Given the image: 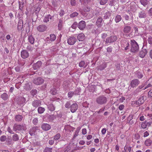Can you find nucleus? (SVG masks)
Here are the masks:
<instances>
[{
	"instance_id": "obj_1",
	"label": "nucleus",
	"mask_w": 152,
	"mask_h": 152,
	"mask_svg": "<svg viewBox=\"0 0 152 152\" xmlns=\"http://www.w3.org/2000/svg\"><path fill=\"white\" fill-rule=\"evenodd\" d=\"M131 50L133 52H137L139 49V46L136 42L134 40H131Z\"/></svg>"
},
{
	"instance_id": "obj_2",
	"label": "nucleus",
	"mask_w": 152,
	"mask_h": 152,
	"mask_svg": "<svg viewBox=\"0 0 152 152\" xmlns=\"http://www.w3.org/2000/svg\"><path fill=\"white\" fill-rule=\"evenodd\" d=\"M107 102V99L104 96H99L96 99V102L99 104L102 105L105 104Z\"/></svg>"
},
{
	"instance_id": "obj_3",
	"label": "nucleus",
	"mask_w": 152,
	"mask_h": 152,
	"mask_svg": "<svg viewBox=\"0 0 152 152\" xmlns=\"http://www.w3.org/2000/svg\"><path fill=\"white\" fill-rule=\"evenodd\" d=\"M44 81V80L40 77L35 78L33 81L34 83L37 85H41L43 83Z\"/></svg>"
},
{
	"instance_id": "obj_4",
	"label": "nucleus",
	"mask_w": 152,
	"mask_h": 152,
	"mask_svg": "<svg viewBox=\"0 0 152 152\" xmlns=\"http://www.w3.org/2000/svg\"><path fill=\"white\" fill-rule=\"evenodd\" d=\"M117 37L115 36H112L108 37L106 39V43H110L115 41L117 39Z\"/></svg>"
},
{
	"instance_id": "obj_5",
	"label": "nucleus",
	"mask_w": 152,
	"mask_h": 152,
	"mask_svg": "<svg viewBox=\"0 0 152 152\" xmlns=\"http://www.w3.org/2000/svg\"><path fill=\"white\" fill-rule=\"evenodd\" d=\"M37 132H39L38 128L37 127H34L30 129L29 133L31 136H33L37 134Z\"/></svg>"
},
{
	"instance_id": "obj_6",
	"label": "nucleus",
	"mask_w": 152,
	"mask_h": 152,
	"mask_svg": "<svg viewBox=\"0 0 152 152\" xmlns=\"http://www.w3.org/2000/svg\"><path fill=\"white\" fill-rule=\"evenodd\" d=\"M77 39L75 37H70L68 39L67 43L69 45H72L75 43Z\"/></svg>"
},
{
	"instance_id": "obj_7",
	"label": "nucleus",
	"mask_w": 152,
	"mask_h": 152,
	"mask_svg": "<svg viewBox=\"0 0 152 152\" xmlns=\"http://www.w3.org/2000/svg\"><path fill=\"white\" fill-rule=\"evenodd\" d=\"M140 83V81L137 79L132 80L130 83V86L132 88H134L137 86Z\"/></svg>"
},
{
	"instance_id": "obj_8",
	"label": "nucleus",
	"mask_w": 152,
	"mask_h": 152,
	"mask_svg": "<svg viewBox=\"0 0 152 152\" xmlns=\"http://www.w3.org/2000/svg\"><path fill=\"white\" fill-rule=\"evenodd\" d=\"M78 108V105L76 103L72 104L70 107V111L72 113H74L76 111Z\"/></svg>"
},
{
	"instance_id": "obj_9",
	"label": "nucleus",
	"mask_w": 152,
	"mask_h": 152,
	"mask_svg": "<svg viewBox=\"0 0 152 152\" xmlns=\"http://www.w3.org/2000/svg\"><path fill=\"white\" fill-rule=\"evenodd\" d=\"M47 29V26L44 25L39 26L37 27V30L40 32H43L45 31Z\"/></svg>"
},
{
	"instance_id": "obj_10",
	"label": "nucleus",
	"mask_w": 152,
	"mask_h": 152,
	"mask_svg": "<svg viewBox=\"0 0 152 152\" xmlns=\"http://www.w3.org/2000/svg\"><path fill=\"white\" fill-rule=\"evenodd\" d=\"M21 56L22 58L25 59L28 57L29 53L26 50H23L21 52Z\"/></svg>"
},
{
	"instance_id": "obj_11",
	"label": "nucleus",
	"mask_w": 152,
	"mask_h": 152,
	"mask_svg": "<svg viewBox=\"0 0 152 152\" xmlns=\"http://www.w3.org/2000/svg\"><path fill=\"white\" fill-rule=\"evenodd\" d=\"M53 20V17L50 15L46 16L43 19L44 22L45 23H47L49 21L51 22Z\"/></svg>"
},
{
	"instance_id": "obj_12",
	"label": "nucleus",
	"mask_w": 152,
	"mask_h": 152,
	"mask_svg": "<svg viewBox=\"0 0 152 152\" xmlns=\"http://www.w3.org/2000/svg\"><path fill=\"white\" fill-rule=\"evenodd\" d=\"M86 26L85 21L81 20L79 23L78 27L80 29L83 30L85 28Z\"/></svg>"
},
{
	"instance_id": "obj_13",
	"label": "nucleus",
	"mask_w": 152,
	"mask_h": 152,
	"mask_svg": "<svg viewBox=\"0 0 152 152\" xmlns=\"http://www.w3.org/2000/svg\"><path fill=\"white\" fill-rule=\"evenodd\" d=\"M41 104V102L39 100H36L34 101L32 103V105L35 107H37L40 105Z\"/></svg>"
},
{
	"instance_id": "obj_14",
	"label": "nucleus",
	"mask_w": 152,
	"mask_h": 152,
	"mask_svg": "<svg viewBox=\"0 0 152 152\" xmlns=\"http://www.w3.org/2000/svg\"><path fill=\"white\" fill-rule=\"evenodd\" d=\"M41 128L45 131H48L50 129L51 126L48 124L44 123L42 125Z\"/></svg>"
},
{
	"instance_id": "obj_15",
	"label": "nucleus",
	"mask_w": 152,
	"mask_h": 152,
	"mask_svg": "<svg viewBox=\"0 0 152 152\" xmlns=\"http://www.w3.org/2000/svg\"><path fill=\"white\" fill-rule=\"evenodd\" d=\"M144 102L143 96H141L138 99L135 101L134 103L136 105L141 104Z\"/></svg>"
},
{
	"instance_id": "obj_16",
	"label": "nucleus",
	"mask_w": 152,
	"mask_h": 152,
	"mask_svg": "<svg viewBox=\"0 0 152 152\" xmlns=\"http://www.w3.org/2000/svg\"><path fill=\"white\" fill-rule=\"evenodd\" d=\"M15 120L16 121L20 122L23 118V116L21 115H18L15 116Z\"/></svg>"
},
{
	"instance_id": "obj_17",
	"label": "nucleus",
	"mask_w": 152,
	"mask_h": 152,
	"mask_svg": "<svg viewBox=\"0 0 152 152\" xmlns=\"http://www.w3.org/2000/svg\"><path fill=\"white\" fill-rule=\"evenodd\" d=\"M102 18L100 17L98 18L96 23L98 26L100 27L102 25Z\"/></svg>"
},
{
	"instance_id": "obj_18",
	"label": "nucleus",
	"mask_w": 152,
	"mask_h": 152,
	"mask_svg": "<svg viewBox=\"0 0 152 152\" xmlns=\"http://www.w3.org/2000/svg\"><path fill=\"white\" fill-rule=\"evenodd\" d=\"M138 16L140 18H145L146 17V15L144 11H142L139 12Z\"/></svg>"
},
{
	"instance_id": "obj_19",
	"label": "nucleus",
	"mask_w": 152,
	"mask_h": 152,
	"mask_svg": "<svg viewBox=\"0 0 152 152\" xmlns=\"http://www.w3.org/2000/svg\"><path fill=\"white\" fill-rule=\"evenodd\" d=\"M31 83L30 82H27L25 84L24 86V88L26 90H29L31 88L30 85Z\"/></svg>"
},
{
	"instance_id": "obj_20",
	"label": "nucleus",
	"mask_w": 152,
	"mask_h": 152,
	"mask_svg": "<svg viewBox=\"0 0 152 152\" xmlns=\"http://www.w3.org/2000/svg\"><path fill=\"white\" fill-rule=\"evenodd\" d=\"M20 125L15 124L13 127V130L15 132L20 131Z\"/></svg>"
},
{
	"instance_id": "obj_21",
	"label": "nucleus",
	"mask_w": 152,
	"mask_h": 152,
	"mask_svg": "<svg viewBox=\"0 0 152 152\" xmlns=\"http://www.w3.org/2000/svg\"><path fill=\"white\" fill-rule=\"evenodd\" d=\"M77 38L79 41H83L85 39V36L83 33L80 34L78 35Z\"/></svg>"
},
{
	"instance_id": "obj_22",
	"label": "nucleus",
	"mask_w": 152,
	"mask_h": 152,
	"mask_svg": "<svg viewBox=\"0 0 152 152\" xmlns=\"http://www.w3.org/2000/svg\"><path fill=\"white\" fill-rule=\"evenodd\" d=\"M48 109L50 111H53L55 110V107L52 104H48L47 105Z\"/></svg>"
},
{
	"instance_id": "obj_23",
	"label": "nucleus",
	"mask_w": 152,
	"mask_h": 152,
	"mask_svg": "<svg viewBox=\"0 0 152 152\" xmlns=\"http://www.w3.org/2000/svg\"><path fill=\"white\" fill-rule=\"evenodd\" d=\"M147 52L146 49H143L142 50L140 53V57L142 58H143L144 57L145 55L147 53Z\"/></svg>"
},
{
	"instance_id": "obj_24",
	"label": "nucleus",
	"mask_w": 152,
	"mask_h": 152,
	"mask_svg": "<svg viewBox=\"0 0 152 152\" xmlns=\"http://www.w3.org/2000/svg\"><path fill=\"white\" fill-rule=\"evenodd\" d=\"M35 39L34 38L32 35L29 36L28 37V42L31 44H33L34 43Z\"/></svg>"
},
{
	"instance_id": "obj_25",
	"label": "nucleus",
	"mask_w": 152,
	"mask_h": 152,
	"mask_svg": "<svg viewBox=\"0 0 152 152\" xmlns=\"http://www.w3.org/2000/svg\"><path fill=\"white\" fill-rule=\"evenodd\" d=\"M9 96L6 93H4L1 95V98L4 100H6L8 99Z\"/></svg>"
},
{
	"instance_id": "obj_26",
	"label": "nucleus",
	"mask_w": 152,
	"mask_h": 152,
	"mask_svg": "<svg viewBox=\"0 0 152 152\" xmlns=\"http://www.w3.org/2000/svg\"><path fill=\"white\" fill-rule=\"evenodd\" d=\"M69 82L64 81L63 82V86L64 88L65 89L67 90L69 89Z\"/></svg>"
},
{
	"instance_id": "obj_27",
	"label": "nucleus",
	"mask_w": 152,
	"mask_h": 152,
	"mask_svg": "<svg viewBox=\"0 0 152 152\" xmlns=\"http://www.w3.org/2000/svg\"><path fill=\"white\" fill-rule=\"evenodd\" d=\"M131 27L129 26H125L124 29V33L125 34L129 33L131 30Z\"/></svg>"
},
{
	"instance_id": "obj_28",
	"label": "nucleus",
	"mask_w": 152,
	"mask_h": 152,
	"mask_svg": "<svg viewBox=\"0 0 152 152\" xmlns=\"http://www.w3.org/2000/svg\"><path fill=\"white\" fill-rule=\"evenodd\" d=\"M152 143V141L150 139H147L145 141V144L147 146H150Z\"/></svg>"
},
{
	"instance_id": "obj_29",
	"label": "nucleus",
	"mask_w": 152,
	"mask_h": 152,
	"mask_svg": "<svg viewBox=\"0 0 152 152\" xmlns=\"http://www.w3.org/2000/svg\"><path fill=\"white\" fill-rule=\"evenodd\" d=\"M45 110V109L43 107H38L37 111L39 114H42L44 113Z\"/></svg>"
},
{
	"instance_id": "obj_30",
	"label": "nucleus",
	"mask_w": 152,
	"mask_h": 152,
	"mask_svg": "<svg viewBox=\"0 0 152 152\" xmlns=\"http://www.w3.org/2000/svg\"><path fill=\"white\" fill-rule=\"evenodd\" d=\"M136 76L138 78H141L143 76L142 74L139 71H137L135 73Z\"/></svg>"
},
{
	"instance_id": "obj_31",
	"label": "nucleus",
	"mask_w": 152,
	"mask_h": 152,
	"mask_svg": "<svg viewBox=\"0 0 152 152\" xmlns=\"http://www.w3.org/2000/svg\"><path fill=\"white\" fill-rule=\"evenodd\" d=\"M121 19V17L120 15H116L115 18V20L116 23H118L120 22Z\"/></svg>"
},
{
	"instance_id": "obj_32",
	"label": "nucleus",
	"mask_w": 152,
	"mask_h": 152,
	"mask_svg": "<svg viewBox=\"0 0 152 152\" xmlns=\"http://www.w3.org/2000/svg\"><path fill=\"white\" fill-rule=\"evenodd\" d=\"M12 140L14 141H18L19 139V137L18 134H15L12 136Z\"/></svg>"
},
{
	"instance_id": "obj_33",
	"label": "nucleus",
	"mask_w": 152,
	"mask_h": 152,
	"mask_svg": "<svg viewBox=\"0 0 152 152\" xmlns=\"http://www.w3.org/2000/svg\"><path fill=\"white\" fill-rule=\"evenodd\" d=\"M88 63L87 62L85 63L84 61H81L79 64V66H88Z\"/></svg>"
},
{
	"instance_id": "obj_34",
	"label": "nucleus",
	"mask_w": 152,
	"mask_h": 152,
	"mask_svg": "<svg viewBox=\"0 0 152 152\" xmlns=\"http://www.w3.org/2000/svg\"><path fill=\"white\" fill-rule=\"evenodd\" d=\"M20 131H25L27 129L26 125L25 124L20 125Z\"/></svg>"
},
{
	"instance_id": "obj_35",
	"label": "nucleus",
	"mask_w": 152,
	"mask_h": 152,
	"mask_svg": "<svg viewBox=\"0 0 152 152\" xmlns=\"http://www.w3.org/2000/svg\"><path fill=\"white\" fill-rule=\"evenodd\" d=\"M56 37L55 34H51L50 35V39L51 41H54L56 39Z\"/></svg>"
},
{
	"instance_id": "obj_36",
	"label": "nucleus",
	"mask_w": 152,
	"mask_h": 152,
	"mask_svg": "<svg viewBox=\"0 0 152 152\" xmlns=\"http://www.w3.org/2000/svg\"><path fill=\"white\" fill-rule=\"evenodd\" d=\"M140 2L144 6L146 5L148 2V0H140Z\"/></svg>"
},
{
	"instance_id": "obj_37",
	"label": "nucleus",
	"mask_w": 152,
	"mask_h": 152,
	"mask_svg": "<svg viewBox=\"0 0 152 152\" xmlns=\"http://www.w3.org/2000/svg\"><path fill=\"white\" fill-rule=\"evenodd\" d=\"M62 24L63 21L61 20H59L58 27L59 29L60 30H61V29L62 27Z\"/></svg>"
},
{
	"instance_id": "obj_38",
	"label": "nucleus",
	"mask_w": 152,
	"mask_h": 152,
	"mask_svg": "<svg viewBox=\"0 0 152 152\" xmlns=\"http://www.w3.org/2000/svg\"><path fill=\"white\" fill-rule=\"evenodd\" d=\"M61 137V134L59 133H58L55 135L54 137V140H58Z\"/></svg>"
},
{
	"instance_id": "obj_39",
	"label": "nucleus",
	"mask_w": 152,
	"mask_h": 152,
	"mask_svg": "<svg viewBox=\"0 0 152 152\" xmlns=\"http://www.w3.org/2000/svg\"><path fill=\"white\" fill-rule=\"evenodd\" d=\"M111 15L110 13L108 12L105 13L104 14V19H107V18H109Z\"/></svg>"
},
{
	"instance_id": "obj_40",
	"label": "nucleus",
	"mask_w": 152,
	"mask_h": 152,
	"mask_svg": "<svg viewBox=\"0 0 152 152\" xmlns=\"http://www.w3.org/2000/svg\"><path fill=\"white\" fill-rule=\"evenodd\" d=\"M51 93L53 95H55L57 92L56 89L55 88H52L50 91Z\"/></svg>"
},
{
	"instance_id": "obj_41",
	"label": "nucleus",
	"mask_w": 152,
	"mask_h": 152,
	"mask_svg": "<svg viewBox=\"0 0 152 152\" xmlns=\"http://www.w3.org/2000/svg\"><path fill=\"white\" fill-rule=\"evenodd\" d=\"M52 148H46L43 152H52Z\"/></svg>"
},
{
	"instance_id": "obj_42",
	"label": "nucleus",
	"mask_w": 152,
	"mask_h": 152,
	"mask_svg": "<svg viewBox=\"0 0 152 152\" xmlns=\"http://www.w3.org/2000/svg\"><path fill=\"white\" fill-rule=\"evenodd\" d=\"M147 126V124L146 123V121H145L144 122L142 123L141 124V127L142 129H144L146 128Z\"/></svg>"
},
{
	"instance_id": "obj_43",
	"label": "nucleus",
	"mask_w": 152,
	"mask_h": 152,
	"mask_svg": "<svg viewBox=\"0 0 152 152\" xmlns=\"http://www.w3.org/2000/svg\"><path fill=\"white\" fill-rule=\"evenodd\" d=\"M141 91L137 88L134 91L133 93L134 95H136L138 94Z\"/></svg>"
},
{
	"instance_id": "obj_44",
	"label": "nucleus",
	"mask_w": 152,
	"mask_h": 152,
	"mask_svg": "<svg viewBox=\"0 0 152 152\" xmlns=\"http://www.w3.org/2000/svg\"><path fill=\"white\" fill-rule=\"evenodd\" d=\"M6 139V136L4 135L1 136L0 138V141L2 142H4Z\"/></svg>"
},
{
	"instance_id": "obj_45",
	"label": "nucleus",
	"mask_w": 152,
	"mask_h": 152,
	"mask_svg": "<svg viewBox=\"0 0 152 152\" xmlns=\"http://www.w3.org/2000/svg\"><path fill=\"white\" fill-rule=\"evenodd\" d=\"M69 150V148L67 147H65L61 149V152H68Z\"/></svg>"
},
{
	"instance_id": "obj_46",
	"label": "nucleus",
	"mask_w": 152,
	"mask_h": 152,
	"mask_svg": "<svg viewBox=\"0 0 152 152\" xmlns=\"http://www.w3.org/2000/svg\"><path fill=\"white\" fill-rule=\"evenodd\" d=\"M6 143L7 145H11L12 144L13 142L11 139H10L6 141Z\"/></svg>"
},
{
	"instance_id": "obj_47",
	"label": "nucleus",
	"mask_w": 152,
	"mask_h": 152,
	"mask_svg": "<svg viewBox=\"0 0 152 152\" xmlns=\"http://www.w3.org/2000/svg\"><path fill=\"white\" fill-rule=\"evenodd\" d=\"M71 106L70 102H67L65 104V107L66 108H70Z\"/></svg>"
},
{
	"instance_id": "obj_48",
	"label": "nucleus",
	"mask_w": 152,
	"mask_h": 152,
	"mask_svg": "<svg viewBox=\"0 0 152 152\" xmlns=\"http://www.w3.org/2000/svg\"><path fill=\"white\" fill-rule=\"evenodd\" d=\"M91 0H80V2L82 4H86L88 3Z\"/></svg>"
},
{
	"instance_id": "obj_49",
	"label": "nucleus",
	"mask_w": 152,
	"mask_h": 152,
	"mask_svg": "<svg viewBox=\"0 0 152 152\" xmlns=\"http://www.w3.org/2000/svg\"><path fill=\"white\" fill-rule=\"evenodd\" d=\"M81 91V89L79 88H77L75 91L74 92L75 94H78Z\"/></svg>"
},
{
	"instance_id": "obj_50",
	"label": "nucleus",
	"mask_w": 152,
	"mask_h": 152,
	"mask_svg": "<svg viewBox=\"0 0 152 152\" xmlns=\"http://www.w3.org/2000/svg\"><path fill=\"white\" fill-rule=\"evenodd\" d=\"M19 9L20 10H22L23 7V5L24 4V2H19Z\"/></svg>"
},
{
	"instance_id": "obj_51",
	"label": "nucleus",
	"mask_w": 152,
	"mask_h": 152,
	"mask_svg": "<svg viewBox=\"0 0 152 152\" xmlns=\"http://www.w3.org/2000/svg\"><path fill=\"white\" fill-rule=\"evenodd\" d=\"M75 94L74 92L70 91L68 93V96L69 97L71 98Z\"/></svg>"
},
{
	"instance_id": "obj_52",
	"label": "nucleus",
	"mask_w": 152,
	"mask_h": 152,
	"mask_svg": "<svg viewBox=\"0 0 152 152\" xmlns=\"http://www.w3.org/2000/svg\"><path fill=\"white\" fill-rule=\"evenodd\" d=\"M77 22H75L71 26V28L73 29H75L77 26Z\"/></svg>"
},
{
	"instance_id": "obj_53",
	"label": "nucleus",
	"mask_w": 152,
	"mask_h": 152,
	"mask_svg": "<svg viewBox=\"0 0 152 152\" xmlns=\"http://www.w3.org/2000/svg\"><path fill=\"white\" fill-rule=\"evenodd\" d=\"M37 93V91L36 89L32 90L31 92V94L33 96L35 95Z\"/></svg>"
},
{
	"instance_id": "obj_54",
	"label": "nucleus",
	"mask_w": 152,
	"mask_h": 152,
	"mask_svg": "<svg viewBox=\"0 0 152 152\" xmlns=\"http://www.w3.org/2000/svg\"><path fill=\"white\" fill-rule=\"evenodd\" d=\"M7 130L8 132L10 133L11 134H14V132L11 129V128L10 127H8L7 128Z\"/></svg>"
},
{
	"instance_id": "obj_55",
	"label": "nucleus",
	"mask_w": 152,
	"mask_h": 152,
	"mask_svg": "<svg viewBox=\"0 0 152 152\" xmlns=\"http://www.w3.org/2000/svg\"><path fill=\"white\" fill-rule=\"evenodd\" d=\"M42 64V62L41 61H38L35 64V66H40Z\"/></svg>"
},
{
	"instance_id": "obj_56",
	"label": "nucleus",
	"mask_w": 152,
	"mask_h": 152,
	"mask_svg": "<svg viewBox=\"0 0 152 152\" xmlns=\"http://www.w3.org/2000/svg\"><path fill=\"white\" fill-rule=\"evenodd\" d=\"M107 1V0H101L100 3L101 5H104Z\"/></svg>"
},
{
	"instance_id": "obj_57",
	"label": "nucleus",
	"mask_w": 152,
	"mask_h": 152,
	"mask_svg": "<svg viewBox=\"0 0 152 152\" xmlns=\"http://www.w3.org/2000/svg\"><path fill=\"white\" fill-rule=\"evenodd\" d=\"M148 41L149 44H152V37H149L148 39Z\"/></svg>"
},
{
	"instance_id": "obj_58",
	"label": "nucleus",
	"mask_w": 152,
	"mask_h": 152,
	"mask_svg": "<svg viewBox=\"0 0 152 152\" xmlns=\"http://www.w3.org/2000/svg\"><path fill=\"white\" fill-rule=\"evenodd\" d=\"M38 122V120L37 118H34L33 120V123L34 125H36Z\"/></svg>"
},
{
	"instance_id": "obj_59",
	"label": "nucleus",
	"mask_w": 152,
	"mask_h": 152,
	"mask_svg": "<svg viewBox=\"0 0 152 152\" xmlns=\"http://www.w3.org/2000/svg\"><path fill=\"white\" fill-rule=\"evenodd\" d=\"M78 14V13L77 12H74L71 14L70 15V17H74L77 16Z\"/></svg>"
},
{
	"instance_id": "obj_60",
	"label": "nucleus",
	"mask_w": 152,
	"mask_h": 152,
	"mask_svg": "<svg viewBox=\"0 0 152 152\" xmlns=\"http://www.w3.org/2000/svg\"><path fill=\"white\" fill-rule=\"evenodd\" d=\"M71 4L72 6H75L76 5V0H71Z\"/></svg>"
},
{
	"instance_id": "obj_61",
	"label": "nucleus",
	"mask_w": 152,
	"mask_h": 152,
	"mask_svg": "<svg viewBox=\"0 0 152 152\" xmlns=\"http://www.w3.org/2000/svg\"><path fill=\"white\" fill-rule=\"evenodd\" d=\"M79 132L75 131V132L74 133V134L73 135V139H74L78 135Z\"/></svg>"
},
{
	"instance_id": "obj_62",
	"label": "nucleus",
	"mask_w": 152,
	"mask_h": 152,
	"mask_svg": "<svg viewBox=\"0 0 152 152\" xmlns=\"http://www.w3.org/2000/svg\"><path fill=\"white\" fill-rule=\"evenodd\" d=\"M49 119L50 121L53 120L55 118V116L53 115H51L49 116Z\"/></svg>"
},
{
	"instance_id": "obj_63",
	"label": "nucleus",
	"mask_w": 152,
	"mask_h": 152,
	"mask_svg": "<svg viewBox=\"0 0 152 152\" xmlns=\"http://www.w3.org/2000/svg\"><path fill=\"white\" fill-rule=\"evenodd\" d=\"M107 131V129L106 128H103L102 129L101 131L102 134V135L106 133Z\"/></svg>"
},
{
	"instance_id": "obj_64",
	"label": "nucleus",
	"mask_w": 152,
	"mask_h": 152,
	"mask_svg": "<svg viewBox=\"0 0 152 152\" xmlns=\"http://www.w3.org/2000/svg\"><path fill=\"white\" fill-rule=\"evenodd\" d=\"M90 11V7H86L84 9V12H88Z\"/></svg>"
}]
</instances>
